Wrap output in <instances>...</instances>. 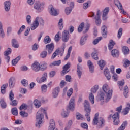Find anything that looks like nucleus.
I'll list each match as a JSON object with an SVG mask.
<instances>
[{
  "mask_svg": "<svg viewBox=\"0 0 130 130\" xmlns=\"http://www.w3.org/2000/svg\"><path fill=\"white\" fill-rule=\"evenodd\" d=\"M112 89H111L107 84L103 85L102 90L98 93V99L100 101L101 104H104L105 102H108L112 97Z\"/></svg>",
  "mask_w": 130,
  "mask_h": 130,
  "instance_id": "1",
  "label": "nucleus"
},
{
  "mask_svg": "<svg viewBox=\"0 0 130 130\" xmlns=\"http://www.w3.org/2000/svg\"><path fill=\"white\" fill-rule=\"evenodd\" d=\"M39 23L40 24L43 25V24H44V20H43V19L40 17H37L30 26V29L32 31H34V30L37 29L39 26Z\"/></svg>",
  "mask_w": 130,
  "mask_h": 130,
  "instance_id": "2",
  "label": "nucleus"
},
{
  "mask_svg": "<svg viewBox=\"0 0 130 130\" xmlns=\"http://www.w3.org/2000/svg\"><path fill=\"white\" fill-rule=\"evenodd\" d=\"M45 8V2L42 1H37L34 5V9L37 11V13H41Z\"/></svg>",
  "mask_w": 130,
  "mask_h": 130,
  "instance_id": "3",
  "label": "nucleus"
},
{
  "mask_svg": "<svg viewBox=\"0 0 130 130\" xmlns=\"http://www.w3.org/2000/svg\"><path fill=\"white\" fill-rule=\"evenodd\" d=\"M36 118L37 121L36 123V126L39 128L41 124L43 123V121L44 120V115H43V114L37 113Z\"/></svg>",
  "mask_w": 130,
  "mask_h": 130,
  "instance_id": "4",
  "label": "nucleus"
},
{
  "mask_svg": "<svg viewBox=\"0 0 130 130\" xmlns=\"http://www.w3.org/2000/svg\"><path fill=\"white\" fill-rule=\"evenodd\" d=\"M98 116H99V114L98 113L95 114L92 122L93 125H96L97 124H99V125H102V124L104 123V119L102 118H98Z\"/></svg>",
  "mask_w": 130,
  "mask_h": 130,
  "instance_id": "5",
  "label": "nucleus"
},
{
  "mask_svg": "<svg viewBox=\"0 0 130 130\" xmlns=\"http://www.w3.org/2000/svg\"><path fill=\"white\" fill-rule=\"evenodd\" d=\"M66 48V45L63 44L61 48L59 49H57L54 53L52 54L51 56L52 59H54L58 54H60V55L61 56L62 54H63V52L64 51V49Z\"/></svg>",
  "mask_w": 130,
  "mask_h": 130,
  "instance_id": "6",
  "label": "nucleus"
},
{
  "mask_svg": "<svg viewBox=\"0 0 130 130\" xmlns=\"http://www.w3.org/2000/svg\"><path fill=\"white\" fill-rule=\"evenodd\" d=\"M76 99L75 97H72L69 102L68 105L67 106V108L71 111H74L75 110V108L76 107Z\"/></svg>",
  "mask_w": 130,
  "mask_h": 130,
  "instance_id": "7",
  "label": "nucleus"
},
{
  "mask_svg": "<svg viewBox=\"0 0 130 130\" xmlns=\"http://www.w3.org/2000/svg\"><path fill=\"white\" fill-rule=\"evenodd\" d=\"M111 117L114 125L119 124V114L118 113H115L113 115H111Z\"/></svg>",
  "mask_w": 130,
  "mask_h": 130,
  "instance_id": "8",
  "label": "nucleus"
},
{
  "mask_svg": "<svg viewBox=\"0 0 130 130\" xmlns=\"http://www.w3.org/2000/svg\"><path fill=\"white\" fill-rule=\"evenodd\" d=\"M47 73H44L41 78L37 77L36 81L38 84H42V83H44V82L47 81Z\"/></svg>",
  "mask_w": 130,
  "mask_h": 130,
  "instance_id": "9",
  "label": "nucleus"
},
{
  "mask_svg": "<svg viewBox=\"0 0 130 130\" xmlns=\"http://www.w3.org/2000/svg\"><path fill=\"white\" fill-rule=\"evenodd\" d=\"M70 39V32L69 30H64L62 32V40L63 42H68Z\"/></svg>",
  "mask_w": 130,
  "mask_h": 130,
  "instance_id": "10",
  "label": "nucleus"
},
{
  "mask_svg": "<svg viewBox=\"0 0 130 130\" xmlns=\"http://www.w3.org/2000/svg\"><path fill=\"white\" fill-rule=\"evenodd\" d=\"M31 70L36 73L39 72L40 71V63L38 62H34L31 65Z\"/></svg>",
  "mask_w": 130,
  "mask_h": 130,
  "instance_id": "11",
  "label": "nucleus"
},
{
  "mask_svg": "<svg viewBox=\"0 0 130 130\" xmlns=\"http://www.w3.org/2000/svg\"><path fill=\"white\" fill-rule=\"evenodd\" d=\"M4 9L7 13L10 12L11 10V1L7 0L4 2Z\"/></svg>",
  "mask_w": 130,
  "mask_h": 130,
  "instance_id": "12",
  "label": "nucleus"
},
{
  "mask_svg": "<svg viewBox=\"0 0 130 130\" xmlns=\"http://www.w3.org/2000/svg\"><path fill=\"white\" fill-rule=\"evenodd\" d=\"M84 110L86 112H91V108L90 107V103L87 100H85L83 103Z\"/></svg>",
  "mask_w": 130,
  "mask_h": 130,
  "instance_id": "13",
  "label": "nucleus"
},
{
  "mask_svg": "<svg viewBox=\"0 0 130 130\" xmlns=\"http://www.w3.org/2000/svg\"><path fill=\"white\" fill-rule=\"evenodd\" d=\"M60 91V88L59 87H57L55 88L52 91V97L53 98H57L58 96V94H59V92Z\"/></svg>",
  "mask_w": 130,
  "mask_h": 130,
  "instance_id": "14",
  "label": "nucleus"
},
{
  "mask_svg": "<svg viewBox=\"0 0 130 130\" xmlns=\"http://www.w3.org/2000/svg\"><path fill=\"white\" fill-rule=\"evenodd\" d=\"M46 49L48 51V53L50 54V53H52L54 49V44L51 43L46 45Z\"/></svg>",
  "mask_w": 130,
  "mask_h": 130,
  "instance_id": "15",
  "label": "nucleus"
},
{
  "mask_svg": "<svg viewBox=\"0 0 130 130\" xmlns=\"http://www.w3.org/2000/svg\"><path fill=\"white\" fill-rule=\"evenodd\" d=\"M71 67V63L68 62L63 67V71L61 72L62 76L66 75L67 73H69V69Z\"/></svg>",
  "mask_w": 130,
  "mask_h": 130,
  "instance_id": "16",
  "label": "nucleus"
},
{
  "mask_svg": "<svg viewBox=\"0 0 130 130\" xmlns=\"http://www.w3.org/2000/svg\"><path fill=\"white\" fill-rule=\"evenodd\" d=\"M55 129V121L53 119H51L49 122L48 130Z\"/></svg>",
  "mask_w": 130,
  "mask_h": 130,
  "instance_id": "17",
  "label": "nucleus"
},
{
  "mask_svg": "<svg viewBox=\"0 0 130 130\" xmlns=\"http://www.w3.org/2000/svg\"><path fill=\"white\" fill-rule=\"evenodd\" d=\"M104 74L108 81H110L111 79V76L110 75V73H109V70L107 68H106L104 70Z\"/></svg>",
  "mask_w": 130,
  "mask_h": 130,
  "instance_id": "18",
  "label": "nucleus"
},
{
  "mask_svg": "<svg viewBox=\"0 0 130 130\" xmlns=\"http://www.w3.org/2000/svg\"><path fill=\"white\" fill-rule=\"evenodd\" d=\"M38 113H39L40 114H45L46 117H47V108L45 107H41L38 112Z\"/></svg>",
  "mask_w": 130,
  "mask_h": 130,
  "instance_id": "19",
  "label": "nucleus"
},
{
  "mask_svg": "<svg viewBox=\"0 0 130 130\" xmlns=\"http://www.w3.org/2000/svg\"><path fill=\"white\" fill-rule=\"evenodd\" d=\"M102 35L104 38L107 37V27L105 25H103L101 28Z\"/></svg>",
  "mask_w": 130,
  "mask_h": 130,
  "instance_id": "20",
  "label": "nucleus"
},
{
  "mask_svg": "<svg viewBox=\"0 0 130 130\" xmlns=\"http://www.w3.org/2000/svg\"><path fill=\"white\" fill-rule=\"evenodd\" d=\"M50 14L52 16H57L59 14V11L56 10L55 8H54L53 7H52L50 8Z\"/></svg>",
  "mask_w": 130,
  "mask_h": 130,
  "instance_id": "21",
  "label": "nucleus"
},
{
  "mask_svg": "<svg viewBox=\"0 0 130 130\" xmlns=\"http://www.w3.org/2000/svg\"><path fill=\"white\" fill-rule=\"evenodd\" d=\"M60 115L62 118H68L69 115H70V113L68 111L62 109L61 111Z\"/></svg>",
  "mask_w": 130,
  "mask_h": 130,
  "instance_id": "22",
  "label": "nucleus"
},
{
  "mask_svg": "<svg viewBox=\"0 0 130 130\" xmlns=\"http://www.w3.org/2000/svg\"><path fill=\"white\" fill-rule=\"evenodd\" d=\"M33 104L35 107V108H40L41 107V102L37 99H35L34 100Z\"/></svg>",
  "mask_w": 130,
  "mask_h": 130,
  "instance_id": "23",
  "label": "nucleus"
},
{
  "mask_svg": "<svg viewBox=\"0 0 130 130\" xmlns=\"http://www.w3.org/2000/svg\"><path fill=\"white\" fill-rule=\"evenodd\" d=\"M98 64L101 70H103L104 67H105L106 65V61L104 60H100V61H98Z\"/></svg>",
  "mask_w": 130,
  "mask_h": 130,
  "instance_id": "24",
  "label": "nucleus"
},
{
  "mask_svg": "<svg viewBox=\"0 0 130 130\" xmlns=\"http://www.w3.org/2000/svg\"><path fill=\"white\" fill-rule=\"evenodd\" d=\"M0 37L1 38H5V30L3 27V23L0 21Z\"/></svg>",
  "mask_w": 130,
  "mask_h": 130,
  "instance_id": "25",
  "label": "nucleus"
},
{
  "mask_svg": "<svg viewBox=\"0 0 130 130\" xmlns=\"http://www.w3.org/2000/svg\"><path fill=\"white\" fill-rule=\"evenodd\" d=\"M129 111H130V104H128L127 105L126 107L122 112V113L123 114V115H126V114H128V112H129Z\"/></svg>",
  "mask_w": 130,
  "mask_h": 130,
  "instance_id": "26",
  "label": "nucleus"
},
{
  "mask_svg": "<svg viewBox=\"0 0 130 130\" xmlns=\"http://www.w3.org/2000/svg\"><path fill=\"white\" fill-rule=\"evenodd\" d=\"M87 64L89 67V71L90 73H94V65L90 60L88 61Z\"/></svg>",
  "mask_w": 130,
  "mask_h": 130,
  "instance_id": "27",
  "label": "nucleus"
},
{
  "mask_svg": "<svg viewBox=\"0 0 130 130\" xmlns=\"http://www.w3.org/2000/svg\"><path fill=\"white\" fill-rule=\"evenodd\" d=\"M58 27L59 30L63 29V19L60 18L58 22Z\"/></svg>",
  "mask_w": 130,
  "mask_h": 130,
  "instance_id": "28",
  "label": "nucleus"
},
{
  "mask_svg": "<svg viewBox=\"0 0 130 130\" xmlns=\"http://www.w3.org/2000/svg\"><path fill=\"white\" fill-rule=\"evenodd\" d=\"M40 70L45 71L47 69V63L46 62H42L40 63Z\"/></svg>",
  "mask_w": 130,
  "mask_h": 130,
  "instance_id": "29",
  "label": "nucleus"
},
{
  "mask_svg": "<svg viewBox=\"0 0 130 130\" xmlns=\"http://www.w3.org/2000/svg\"><path fill=\"white\" fill-rule=\"evenodd\" d=\"M111 54L113 57H117L119 56V51L117 49H114L112 50Z\"/></svg>",
  "mask_w": 130,
  "mask_h": 130,
  "instance_id": "30",
  "label": "nucleus"
},
{
  "mask_svg": "<svg viewBox=\"0 0 130 130\" xmlns=\"http://www.w3.org/2000/svg\"><path fill=\"white\" fill-rule=\"evenodd\" d=\"M114 45H115V42L113 40H110L109 43L108 45V47L110 50H111L113 48Z\"/></svg>",
  "mask_w": 130,
  "mask_h": 130,
  "instance_id": "31",
  "label": "nucleus"
},
{
  "mask_svg": "<svg viewBox=\"0 0 130 130\" xmlns=\"http://www.w3.org/2000/svg\"><path fill=\"white\" fill-rule=\"evenodd\" d=\"M12 45L14 48H19V45L18 41L15 39H13L12 40Z\"/></svg>",
  "mask_w": 130,
  "mask_h": 130,
  "instance_id": "32",
  "label": "nucleus"
},
{
  "mask_svg": "<svg viewBox=\"0 0 130 130\" xmlns=\"http://www.w3.org/2000/svg\"><path fill=\"white\" fill-rule=\"evenodd\" d=\"M122 51L125 55H127L129 54V49L126 46H124L122 47Z\"/></svg>",
  "mask_w": 130,
  "mask_h": 130,
  "instance_id": "33",
  "label": "nucleus"
},
{
  "mask_svg": "<svg viewBox=\"0 0 130 130\" xmlns=\"http://www.w3.org/2000/svg\"><path fill=\"white\" fill-rule=\"evenodd\" d=\"M0 105L1 106V108L3 109H5V108H7V103H6L4 98H2L1 99Z\"/></svg>",
  "mask_w": 130,
  "mask_h": 130,
  "instance_id": "34",
  "label": "nucleus"
},
{
  "mask_svg": "<svg viewBox=\"0 0 130 130\" xmlns=\"http://www.w3.org/2000/svg\"><path fill=\"white\" fill-rule=\"evenodd\" d=\"M91 57L95 60H98V59H99V58H98V51H97V50H95L91 53Z\"/></svg>",
  "mask_w": 130,
  "mask_h": 130,
  "instance_id": "35",
  "label": "nucleus"
},
{
  "mask_svg": "<svg viewBox=\"0 0 130 130\" xmlns=\"http://www.w3.org/2000/svg\"><path fill=\"white\" fill-rule=\"evenodd\" d=\"M86 40H87V36H83L80 39V45L81 46L85 45Z\"/></svg>",
  "mask_w": 130,
  "mask_h": 130,
  "instance_id": "36",
  "label": "nucleus"
},
{
  "mask_svg": "<svg viewBox=\"0 0 130 130\" xmlns=\"http://www.w3.org/2000/svg\"><path fill=\"white\" fill-rule=\"evenodd\" d=\"M123 95L125 98H128V87L127 86H125L123 90Z\"/></svg>",
  "mask_w": 130,
  "mask_h": 130,
  "instance_id": "37",
  "label": "nucleus"
},
{
  "mask_svg": "<svg viewBox=\"0 0 130 130\" xmlns=\"http://www.w3.org/2000/svg\"><path fill=\"white\" fill-rule=\"evenodd\" d=\"M88 98L91 104H94V103H95V98L92 92L89 93Z\"/></svg>",
  "mask_w": 130,
  "mask_h": 130,
  "instance_id": "38",
  "label": "nucleus"
},
{
  "mask_svg": "<svg viewBox=\"0 0 130 130\" xmlns=\"http://www.w3.org/2000/svg\"><path fill=\"white\" fill-rule=\"evenodd\" d=\"M21 59V56H18L17 57H16L15 59L12 60V66H16L18 62H19V61Z\"/></svg>",
  "mask_w": 130,
  "mask_h": 130,
  "instance_id": "39",
  "label": "nucleus"
},
{
  "mask_svg": "<svg viewBox=\"0 0 130 130\" xmlns=\"http://www.w3.org/2000/svg\"><path fill=\"white\" fill-rule=\"evenodd\" d=\"M15 86V78L11 77L9 79V87L10 88H13Z\"/></svg>",
  "mask_w": 130,
  "mask_h": 130,
  "instance_id": "40",
  "label": "nucleus"
},
{
  "mask_svg": "<svg viewBox=\"0 0 130 130\" xmlns=\"http://www.w3.org/2000/svg\"><path fill=\"white\" fill-rule=\"evenodd\" d=\"M61 63V60L54 61L50 64V67L58 66Z\"/></svg>",
  "mask_w": 130,
  "mask_h": 130,
  "instance_id": "41",
  "label": "nucleus"
},
{
  "mask_svg": "<svg viewBox=\"0 0 130 130\" xmlns=\"http://www.w3.org/2000/svg\"><path fill=\"white\" fill-rule=\"evenodd\" d=\"M91 5V1H87L84 3L83 4V9L84 10H87L89 7H90V5Z\"/></svg>",
  "mask_w": 130,
  "mask_h": 130,
  "instance_id": "42",
  "label": "nucleus"
},
{
  "mask_svg": "<svg viewBox=\"0 0 130 130\" xmlns=\"http://www.w3.org/2000/svg\"><path fill=\"white\" fill-rule=\"evenodd\" d=\"M119 10H120V12L121 14H122L123 15H124L125 16H127V18H129L130 19L129 14H128V13H127L126 12V11L122 8V7H121V8L119 9Z\"/></svg>",
  "mask_w": 130,
  "mask_h": 130,
  "instance_id": "43",
  "label": "nucleus"
},
{
  "mask_svg": "<svg viewBox=\"0 0 130 130\" xmlns=\"http://www.w3.org/2000/svg\"><path fill=\"white\" fill-rule=\"evenodd\" d=\"M118 86L119 87V89L121 90H122V86H124V84H125V82H124V80H122L120 81H119L118 82Z\"/></svg>",
  "mask_w": 130,
  "mask_h": 130,
  "instance_id": "44",
  "label": "nucleus"
},
{
  "mask_svg": "<svg viewBox=\"0 0 130 130\" xmlns=\"http://www.w3.org/2000/svg\"><path fill=\"white\" fill-rule=\"evenodd\" d=\"M51 41V39H50V37H49L48 36H46L44 39V43H45V44L50 43Z\"/></svg>",
  "mask_w": 130,
  "mask_h": 130,
  "instance_id": "45",
  "label": "nucleus"
},
{
  "mask_svg": "<svg viewBox=\"0 0 130 130\" xmlns=\"http://www.w3.org/2000/svg\"><path fill=\"white\" fill-rule=\"evenodd\" d=\"M61 35V32L60 31H58L56 35L55 36L54 40L56 42H58L59 40H60V37L59 35Z\"/></svg>",
  "mask_w": 130,
  "mask_h": 130,
  "instance_id": "46",
  "label": "nucleus"
},
{
  "mask_svg": "<svg viewBox=\"0 0 130 130\" xmlns=\"http://www.w3.org/2000/svg\"><path fill=\"white\" fill-rule=\"evenodd\" d=\"M72 49H73V48L72 47H70L68 49V53L64 58V60H67V59H69L70 55H71V52L72 51Z\"/></svg>",
  "mask_w": 130,
  "mask_h": 130,
  "instance_id": "47",
  "label": "nucleus"
},
{
  "mask_svg": "<svg viewBox=\"0 0 130 130\" xmlns=\"http://www.w3.org/2000/svg\"><path fill=\"white\" fill-rule=\"evenodd\" d=\"M73 9L71 8H70L69 7H66L64 10L65 14L66 15H67V16H69L70 14L72 12V10Z\"/></svg>",
  "mask_w": 130,
  "mask_h": 130,
  "instance_id": "48",
  "label": "nucleus"
},
{
  "mask_svg": "<svg viewBox=\"0 0 130 130\" xmlns=\"http://www.w3.org/2000/svg\"><path fill=\"white\" fill-rule=\"evenodd\" d=\"M31 18L32 17H31V15H28L26 17V21L27 24H28V25H30L32 23Z\"/></svg>",
  "mask_w": 130,
  "mask_h": 130,
  "instance_id": "49",
  "label": "nucleus"
},
{
  "mask_svg": "<svg viewBox=\"0 0 130 130\" xmlns=\"http://www.w3.org/2000/svg\"><path fill=\"white\" fill-rule=\"evenodd\" d=\"M114 4L115 6H116L119 9H121V8L122 7V5H121V3H120V2H119V1L118 0H115Z\"/></svg>",
  "mask_w": 130,
  "mask_h": 130,
  "instance_id": "50",
  "label": "nucleus"
},
{
  "mask_svg": "<svg viewBox=\"0 0 130 130\" xmlns=\"http://www.w3.org/2000/svg\"><path fill=\"white\" fill-rule=\"evenodd\" d=\"M41 89L42 93H46L47 91V85L46 84H43L41 86Z\"/></svg>",
  "mask_w": 130,
  "mask_h": 130,
  "instance_id": "51",
  "label": "nucleus"
},
{
  "mask_svg": "<svg viewBox=\"0 0 130 130\" xmlns=\"http://www.w3.org/2000/svg\"><path fill=\"white\" fill-rule=\"evenodd\" d=\"M86 112L85 114L86 118L87 121H88V122H90V121H91V116H90V115L91 114V112Z\"/></svg>",
  "mask_w": 130,
  "mask_h": 130,
  "instance_id": "52",
  "label": "nucleus"
},
{
  "mask_svg": "<svg viewBox=\"0 0 130 130\" xmlns=\"http://www.w3.org/2000/svg\"><path fill=\"white\" fill-rule=\"evenodd\" d=\"M84 27H85V24L84 23H81L78 28V31L79 32V33H81V32L83 31Z\"/></svg>",
  "mask_w": 130,
  "mask_h": 130,
  "instance_id": "53",
  "label": "nucleus"
},
{
  "mask_svg": "<svg viewBox=\"0 0 130 130\" xmlns=\"http://www.w3.org/2000/svg\"><path fill=\"white\" fill-rule=\"evenodd\" d=\"M95 23L97 26L101 25V19L100 17H94Z\"/></svg>",
  "mask_w": 130,
  "mask_h": 130,
  "instance_id": "54",
  "label": "nucleus"
},
{
  "mask_svg": "<svg viewBox=\"0 0 130 130\" xmlns=\"http://www.w3.org/2000/svg\"><path fill=\"white\" fill-rule=\"evenodd\" d=\"M74 92V90L71 88L70 89H69L67 92V95L68 98H70L72 95H73V93Z\"/></svg>",
  "mask_w": 130,
  "mask_h": 130,
  "instance_id": "55",
  "label": "nucleus"
},
{
  "mask_svg": "<svg viewBox=\"0 0 130 130\" xmlns=\"http://www.w3.org/2000/svg\"><path fill=\"white\" fill-rule=\"evenodd\" d=\"M99 89V85H95L91 89V92L92 93H96Z\"/></svg>",
  "mask_w": 130,
  "mask_h": 130,
  "instance_id": "56",
  "label": "nucleus"
},
{
  "mask_svg": "<svg viewBox=\"0 0 130 130\" xmlns=\"http://www.w3.org/2000/svg\"><path fill=\"white\" fill-rule=\"evenodd\" d=\"M12 53V49L9 48L6 51L4 52L5 56H9V54Z\"/></svg>",
  "mask_w": 130,
  "mask_h": 130,
  "instance_id": "57",
  "label": "nucleus"
},
{
  "mask_svg": "<svg viewBox=\"0 0 130 130\" xmlns=\"http://www.w3.org/2000/svg\"><path fill=\"white\" fill-rule=\"evenodd\" d=\"M101 40H102V37H98V38L93 40V44H94V45L98 44V43H99V41H101Z\"/></svg>",
  "mask_w": 130,
  "mask_h": 130,
  "instance_id": "58",
  "label": "nucleus"
},
{
  "mask_svg": "<svg viewBox=\"0 0 130 130\" xmlns=\"http://www.w3.org/2000/svg\"><path fill=\"white\" fill-rule=\"evenodd\" d=\"M15 99V95L14 94V92H13V91L11 90L10 91L9 93V99L10 101H13L14 99Z\"/></svg>",
  "mask_w": 130,
  "mask_h": 130,
  "instance_id": "59",
  "label": "nucleus"
},
{
  "mask_svg": "<svg viewBox=\"0 0 130 130\" xmlns=\"http://www.w3.org/2000/svg\"><path fill=\"white\" fill-rule=\"evenodd\" d=\"M89 29H90V24H86L83 29V33H87L88 31H89Z\"/></svg>",
  "mask_w": 130,
  "mask_h": 130,
  "instance_id": "60",
  "label": "nucleus"
},
{
  "mask_svg": "<svg viewBox=\"0 0 130 130\" xmlns=\"http://www.w3.org/2000/svg\"><path fill=\"white\" fill-rule=\"evenodd\" d=\"M47 56V52L46 51H43L40 53V57L41 58H45Z\"/></svg>",
  "mask_w": 130,
  "mask_h": 130,
  "instance_id": "61",
  "label": "nucleus"
},
{
  "mask_svg": "<svg viewBox=\"0 0 130 130\" xmlns=\"http://www.w3.org/2000/svg\"><path fill=\"white\" fill-rule=\"evenodd\" d=\"M11 112L13 115H18V109L16 107L11 109Z\"/></svg>",
  "mask_w": 130,
  "mask_h": 130,
  "instance_id": "62",
  "label": "nucleus"
},
{
  "mask_svg": "<svg viewBox=\"0 0 130 130\" xmlns=\"http://www.w3.org/2000/svg\"><path fill=\"white\" fill-rule=\"evenodd\" d=\"M109 7H106L103 10V14L105 15H108V13H109L110 11Z\"/></svg>",
  "mask_w": 130,
  "mask_h": 130,
  "instance_id": "63",
  "label": "nucleus"
},
{
  "mask_svg": "<svg viewBox=\"0 0 130 130\" xmlns=\"http://www.w3.org/2000/svg\"><path fill=\"white\" fill-rule=\"evenodd\" d=\"M21 83L24 87H27L28 86V80L26 79H22L21 81Z\"/></svg>",
  "mask_w": 130,
  "mask_h": 130,
  "instance_id": "64",
  "label": "nucleus"
}]
</instances>
